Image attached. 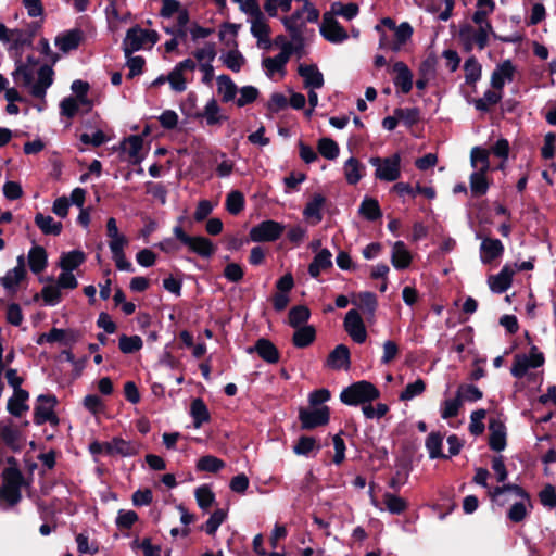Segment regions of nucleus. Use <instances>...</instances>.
I'll use <instances>...</instances> for the list:
<instances>
[{
    "label": "nucleus",
    "instance_id": "obj_1",
    "mask_svg": "<svg viewBox=\"0 0 556 556\" xmlns=\"http://www.w3.org/2000/svg\"><path fill=\"white\" fill-rule=\"evenodd\" d=\"M15 58V70L12 73L16 84L27 88L35 98H45L47 89L53 83V70L49 65L38 67V60L27 56L26 62L22 61V53Z\"/></svg>",
    "mask_w": 556,
    "mask_h": 556
},
{
    "label": "nucleus",
    "instance_id": "obj_2",
    "mask_svg": "<svg viewBox=\"0 0 556 556\" xmlns=\"http://www.w3.org/2000/svg\"><path fill=\"white\" fill-rule=\"evenodd\" d=\"M1 476L0 504L5 503L9 507H13L22 500V486L25 483L24 477L15 466L5 468Z\"/></svg>",
    "mask_w": 556,
    "mask_h": 556
},
{
    "label": "nucleus",
    "instance_id": "obj_3",
    "mask_svg": "<svg viewBox=\"0 0 556 556\" xmlns=\"http://www.w3.org/2000/svg\"><path fill=\"white\" fill-rule=\"evenodd\" d=\"M380 396L379 390L369 381L362 380L343 389L340 400L350 406L370 403Z\"/></svg>",
    "mask_w": 556,
    "mask_h": 556
},
{
    "label": "nucleus",
    "instance_id": "obj_4",
    "mask_svg": "<svg viewBox=\"0 0 556 556\" xmlns=\"http://www.w3.org/2000/svg\"><path fill=\"white\" fill-rule=\"evenodd\" d=\"M159 40V34L155 30H148L136 25L129 28L123 40L122 48L125 56L131 55L141 49H144L146 45L150 47L154 46Z\"/></svg>",
    "mask_w": 556,
    "mask_h": 556
},
{
    "label": "nucleus",
    "instance_id": "obj_5",
    "mask_svg": "<svg viewBox=\"0 0 556 556\" xmlns=\"http://www.w3.org/2000/svg\"><path fill=\"white\" fill-rule=\"evenodd\" d=\"M369 163L376 168L375 178L381 181L392 182L401 176V155L392 154L388 157L372 156Z\"/></svg>",
    "mask_w": 556,
    "mask_h": 556
},
{
    "label": "nucleus",
    "instance_id": "obj_6",
    "mask_svg": "<svg viewBox=\"0 0 556 556\" xmlns=\"http://www.w3.org/2000/svg\"><path fill=\"white\" fill-rule=\"evenodd\" d=\"M283 231L282 224L267 219L251 228L250 238L253 242H271L279 239Z\"/></svg>",
    "mask_w": 556,
    "mask_h": 556
},
{
    "label": "nucleus",
    "instance_id": "obj_7",
    "mask_svg": "<svg viewBox=\"0 0 556 556\" xmlns=\"http://www.w3.org/2000/svg\"><path fill=\"white\" fill-rule=\"evenodd\" d=\"M544 363V356L538 351L536 346H532L530 355L516 354L510 372L515 378H522L529 368H536Z\"/></svg>",
    "mask_w": 556,
    "mask_h": 556
},
{
    "label": "nucleus",
    "instance_id": "obj_8",
    "mask_svg": "<svg viewBox=\"0 0 556 556\" xmlns=\"http://www.w3.org/2000/svg\"><path fill=\"white\" fill-rule=\"evenodd\" d=\"M330 413L327 406L317 407L314 409L301 408L299 412V419L303 429H314L318 426L327 425L329 421Z\"/></svg>",
    "mask_w": 556,
    "mask_h": 556
},
{
    "label": "nucleus",
    "instance_id": "obj_9",
    "mask_svg": "<svg viewBox=\"0 0 556 556\" xmlns=\"http://www.w3.org/2000/svg\"><path fill=\"white\" fill-rule=\"evenodd\" d=\"M490 31L476 29L471 25H464L459 29V38L464 42L466 50H471L476 45L480 50H483L488 45Z\"/></svg>",
    "mask_w": 556,
    "mask_h": 556
},
{
    "label": "nucleus",
    "instance_id": "obj_10",
    "mask_svg": "<svg viewBox=\"0 0 556 556\" xmlns=\"http://www.w3.org/2000/svg\"><path fill=\"white\" fill-rule=\"evenodd\" d=\"M320 34L330 42L340 43L348 39L346 30L338 23L331 13H325L320 25Z\"/></svg>",
    "mask_w": 556,
    "mask_h": 556
},
{
    "label": "nucleus",
    "instance_id": "obj_11",
    "mask_svg": "<svg viewBox=\"0 0 556 556\" xmlns=\"http://www.w3.org/2000/svg\"><path fill=\"white\" fill-rule=\"evenodd\" d=\"M55 396L41 394L38 396L39 405L35 407L34 422L42 425L47 421L56 424L58 418L53 413V405L55 404Z\"/></svg>",
    "mask_w": 556,
    "mask_h": 556
},
{
    "label": "nucleus",
    "instance_id": "obj_12",
    "mask_svg": "<svg viewBox=\"0 0 556 556\" xmlns=\"http://www.w3.org/2000/svg\"><path fill=\"white\" fill-rule=\"evenodd\" d=\"M344 329L356 343H364L367 338L364 321L356 309H350L344 318Z\"/></svg>",
    "mask_w": 556,
    "mask_h": 556
},
{
    "label": "nucleus",
    "instance_id": "obj_13",
    "mask_svg": "<svg viewBox=\"0 0 556 556\" xmlns=\"http://www.w3.org/2000/svg\"><path fill=\"white\" fill-rule=\"evenodd\" d=\"M0 439L13 452H20L24 446L22 432L13 426L12 420H0Z\"/></svg>",
    "mask_w": 556,
    "mask_h": 556
},
{
    "label": "nucleus",
    "instance_id": "obj_14",
    "mask_svg": "<svg viewBox=\"0 0 556 556\" xmlns=\"http://www.w3.org/2000/svg\"><path fill=\"white\" fill-rule=\"evenodd\" d=\"M105 452L110 455H119L130 457L139 452V445L136 442L125 441L121 438H114L103 445Z\"/></svg>",
    "mask_w": 556,
    "mask_h": 556
},
{
    "label": "nucleus",
    "instance_id": "obj_15",
    "mask_svg": "<svg viewBox=\"0 0 556 556\" xmlns=\"http://www.w3.org/2000/svg\"><path fill=\"white\" fill-rule=\"evenodd\" d=\"M515 66L510 60H505L498 64L491 75V86L496 90H502L506 83L514 79Z\"/></svg>",
    "mask_w": 556,
    "mask_h": 556
},
{
    "label": "nucleus",
    "instance_id": "obj_16",
    "mask_svg": "<svg viewBox=\"0 0 556 556\" xmlns=\"http://www.w3.org/2000/svg\"><path fill=\"white\" fill-rule=\"evenodd\" d=\"M514 274L515 269L510 264L504 265L497 275L489 277L488 283L490 289L495 293L505 292L511 286Z\"/></svg>",
    "mask_w": 556,
    "mask_h": 556
},
{
    "label": "nucleus",
    "instance_id": "obj_17",
    "mask_svg": "<svg viewBox=\"0 0 556 556\" xmlns=\"http://www.w3.org/2000/svg\"><path fill=\"white\" fill-rule=\"evenodd\" d=\"M504 245L498 239L483 238L480 244V260L483 264H490L502 256Z\"/></svg>",
    "mask_w": 556,
    "mask_h": 556
},
{
    "label": "nucleus",
    "instance_id": "obj_18",
    "mask_svg": "<svg viewBox=\"0 0 556 556\" xmlns=\"http://www.w3.org/2000/svg\"><path fill=\"white\" fill-rule=\"evenodd\" d=\"M298 73L303 78L306 88L319 89L324 86V75L315 64H300Z\"/></svg>",
    "mask_w": 556,
    "mask_h": 556
},
{
    "label": "nucleus",
    "instance_id": "obj_19",
    "mask_svg": "<svg viewBox=\"0 0 556 556\" xmlns=\"http://www.w3.org/2000/svg\"><path fill=\"white\" fill-rule=\"evenodd\" d=\"M489 445L493 451L501 452L506 447V427L498 419L489 421Z\"/></svg>",
    "mask_w": 556,
    "mask_h": 556
},
{
    "label": "nucleus",
    "instance_id": "obj_20",
    "mask_svg": "<svg viewBox=\"0 0 556 556\" xmlns=\"http://www.w3.org/2000/svg\"><path fill=\"white\" fill-rule=\"evenodd\" d=\"M392 72L395 74L393 83L395 87H399L403 93H408L413 88V73L408 66L399 61L394 63Z\"/></svg>",
    "mask_w": 556,
    "mask_h": 556
},
{
    "label": "nucleus",
    "instance_id": "obj_21",
    "mask_svg": "<svg viewBox=\"0 0 556 556\" xmlns=\"http://www.w3.org/2000/svg\"><path fill=\"white\" fill-rule=\"evenodd\" d=\"M249 353L256 352L258 356L269 363L276 364L279 361V351L271 341L261 338L255 342V345L249 348Z\"/></svg>",
    "mask_w": 556,
    "mask_h": 556
},
{
    "label": "nucleus",
    "instance_id": "obj_22",
    "mask_svg": "<svg viewBox=\"0 0 556 556\" xmlns=\"http://www.w3.org/2000/svg\"><path fill=\"white\" fill-rule=\"evenodd\" d=\"M251 34L257 39L258 48L265 50L270 49L273 45L269 38L270 28L264 16L251 21Z\"/></svg>",
    "mask_w": 556,
    "mask_h": 556
},
{
    "label": "nucleus",
    "instance_id": "obj_23",
    "mask_svg": "<svg viewBox=\"0 0 556 556\" xmlns=\"http://www.w3.org/2000/svg\"><path fill=\"white\" fill-rule=\"evenodd\" d=\"M83 39V31L78 28L71 29L55 38V46L62 52H70L78 48Z\"/></svg>",
    "mask_w": 556,
    "mask_h": 556
},
{
    "label": "nucleus",
    "instance_id": "obj_24",
    "mask_svg": "<svg viewBox=\"0 0 556 556\" xmlns=\"http://www.w3.org/2000/svg\"><path fill=\"white\" fill-rule=\"evenodd\" d=\"M28 397L29 393L26 390L18 389L17 392H14L13 396L8 400V412L15 417L22 416L23 413L29 409L26 403Z\"/></svg>",
    "mask_w": 556,
    "mask_h": 556
},
{
    "label": "nucleus",
    "instance_id": "obj_25",
    "mask_svg": "<svg viewBox=\"0 0 556 556\" xmlns=\"http://www.w3.org/2000/svg\"><path fill=\"white\" fill-rule=\"evenodd\" d=\"M332 266V254L328 249L320 250L308 266V273L313 278H317L323 270Z\"/></svg>",
    "mask_w": 556,
    "mask_h": 556
},
{
    "label": "nucleus",
    "instance_id": "obj_26",
    "mask_svg": "<svg viewBox=\"0 0 556 556\" xmlns=\"http://www.w3.org/2000/svg\"><path fill=\"white\" fill-rule=\"evenodd\" d=\"M106 236L110 238L109 248L115 250L118 248H126L129 243L127 237L118 231L117 223L114 217L106 220Z\"/></svg>",
    "mask_w": 556,
    "mask_h": 556
},
{
    "label": "nucleus",
    "instance_id": "obj_27",
    "mask_svg": "<svg viewBox=\"0 0 556 556\" xmlns=\"http://www.w3.org/2000/svg\"><path fill=\"white\" fill-rule=\"evenodd\" d=\"M289 59V48L285 49V51H280V53L274 58H265L262 64L266 71L267 76L271 77L277 72H283Z\"/></svg>",
    "mask_w": 556,
    "mask_h": 556
},
{
    "label": "nucleus",
    "instance_id": "obj_28",
    "mask_svg": "<svg viewBox=\"0 0 556 556\" xmlns=\"http://www.w3.org/2000/svg\"><path fill=\"white\" fill-rule=\"evenodd\" d=\"M365 165L362 164L356 157H350L344 162L343 172L346 181L350 185H356L365 173Z\"/></svg>",
    "mask_w": 556,
    "mask_h": 556
},
{
    "label": "nucleus",
    "instance_id": "obj_29",
    "mask_svg": "<svg viewBox=\"0 0 556 556\" xmlns=\"http://www.w3.org/2000/svg\"><path fill=\"white\" fill-rule=\"evenodd\" d=\"M33 37V31H26L18 28L12 29L9 43H11L10 51L14 52V56L22 53L23 47L31 46Z\"/></svg>",
    "mask_w": 556,
    "mask_h": 556
},
{
    "label": "nucleus",
    "instance_id": "obj_30",
    "mask_svg": "<svg viewBox=\"0 0 556 556\" xmlns=\"http://www.w3.org/2000/svg\"><path fill=\"white\" fill-rule=\"evenodd\" d=\"M36 226L48 236H59L62 231L63 225L61 222H55L50 215L37 213L35 216Z\"/></svg>",
    "mask_w": 556,
    "mask_h": 556
},
{
    "label": "nucleus",
    "instance_id": "obj_31",
    "mask_svg": "<svg viewBox=\"0 0 556 556\" xmlns=\"http://www.w3.org/2000/svg\"><path fill=\"white\" fill-rule=\"evenodd\" d=\"M412 256L404 242L396 241L392 248L391 263L396 269H404L409 266Z\"/></svg>",
    "mask_w": 556,
    "mask_h": 556
},
{
    "label": "nucleus",
    "instance_id": "obj_32",
    "mask_svg": "<svg viewBox=\"0 0 556 556\" xmlns=\"http://www.w3.org/2000/svg\"><path fill=\"white\" fill-rule=\"evenodd\" d=\"M328 365L333 369L348 368L350 366V350L344 344H339L328 356Z\"/></svg>",
    "mask_w": 556,
    "mask_h": 556
},
{
    "label": "nucleus",
    "instance_id": "obj_33",
    "mask_svg": "<svg viewBox=\"0 0 556 556\" xmlns=\"http://www.w3.org/2000/svg\"><path fill=\"white\" fill-rule=\"evenodd\" d=\"M326 203V198L320 193L313 194L312 199L307 202L304 207L303 215L306 218L314 219V224L319 223L323 219L321 208Z\"/></svg>",
    "mask_w": 556,
    "mask_h": 556
},
{
    "label": "nucleus",
    "instance_id": "obj_34",
    "mask_svg": "<svg viewBox=\"0 0 556 556\" xmlns=\"http://www.w3.org/2000/svg\"><path fill=\"white\" fill-rule=\"evenodd\" d=\"M29 268L34 274L41 273L47 266V252L40 245L33 247L28 252Z\"/></svg>",
    "mask_w": 556,
    "mask_h": 556
},
{
    "label": "nucleus",
    "instance_id": "obj_35",
    "mask_svg": "<svg viewBox=\"0 0 556 556\" xmlns=\"http://www.w3.org/2000/svg\"><path fill=\"white\" fill-rule=\"evenodd\" d=\"M142 146L143 140L138 135L129 136L124 140L123 149L128 153L129 161L132 164H139L142 161V156L140 155Z\"/></svg>",
    "mask_w": 556,
    "mask_h": 556
},
{
    "label": "nucleus",
    "instance_id": "obj_36",
    "mask_svg": "<svg viewBox=\"0 0 556 556\" xmlns=\"http://www.w3.org/2000/svg\"><path fill=\"white\" fill-rule=\"evenodd\" d=\"M217 89L224 102L235 100L236 94L238 93V88L236 84L231 80V78L228 75L224 74L217 77Z\"/></svg>",
    "mask_w": 556,
    "mask_h": 556
},
{
    "label": "nucleus",
    "instance_id": "obj_37",
    "mask_svg": "<svg viewBox=\"0 0 556 556\" xmlns=\"http://www.w3.org/2000/svg\"><path fill=\"white\" fill-rule=\"evenodd\" d=\"M489 14H490L489 12H485V11H482V10H477L473 13L472 21L478 25L479 29L483 28L485 31L492 33L494 38H496V39H498V40H501L503 42H516V41H518L519 37H500L495 33H493V27L490 24V22L488 21V15Z\"/></svg>",
    "mask_w": 556,
    "mask_h": 556
},
{
    "label": "nucleus",
    "instance_id": "obj_38",
    "mask_svg": "<svg viewBox=\"0 0 556 556\" xmlns=\"http://www.w3.org/2000/svg\"><path fill=\"white\" fill-rule=\"evenodd\" d=\"M292 342L296 348L303 349L308 346L316 337L315 328L311 325L295 328Z\"/></svg>",
    "mask_w": 556,
    "mask_h": 556
},
{
    "label": "nucleus",
    "instance_id": "obj_39",
    "mask_svg": "<svg viewBox=\"0 0 556 556\" xmlns=\"http://www.w3.org/2000/svg\"><path fill=\"white\" fill-rule=\"evenodd\" d=\"M220 109L215 99H211L204 106L203 112L198 114V117H203L206 121V124L217 125L220 124L223 119L226 117L219 114Z\"/></svg>",
    "mask_w": 556,
    "mask_h": 556
},
{
    "label": "nucleus",
    "instance_id": "obj_40",
    "mask_svg": "<svg viewBox=\"0 0 556 556\" xmlns=\"http://www.w3.org/2000/svg\"><path fill=\"white\" fill-rule=\"evenodd\" d=\"M190 414L193 418L194 427L200 428L203 422L210 420L208 409L202 399H194L191 403Z\"/></svg>",
    "mask_w": 556,
    "mask_h": 556
},
{
    "label": "nucleus",
    "instance_id": "obj_41",
    "mask_svg": "<svg viewBox=\"0 0 556 556\" xmlns=\"http://www.w3.org/2000/svg\"><path fill=\"white\" fill-rule=\"evenodd\" d=\"M187 245L202 257H210L215 251L212 241L204 237H192Z\"/></svg>",
    "mask_w": 556,
    "mask_h": 556
},
{
    "label": "nucleus",
    "instance_id": "obj_42",
    "mask_svg": "<svg viewBox=\"0 0 556 556\" xmlns=\"http://www.w3.org/2000/svg\"><path fill=\"white\" fill-rule=\"evenodd\" d=\"M486 172L488 170L477 169L470 175V190L476 197L483 195L489 190V182L485 178Z\"/></svg>",
    "mask_w": 556,
    "mask_h": 556
},
{
    "label": "nucleus",
    "instance_id": "obj_43",
    "mask_svg": "<svg viewBox=\"0 0 556 556\" xmlns=\"http://www.w3.org/2000/svg\"><path fill=\"white\" fill-rule=\"evenodd\" d=\"M85 262V254L79 250L63 253L60 258V267L63 270L72 271Z\"/></svg>",
    "mask_w": 556,
    "mask_h": 556
},
{
    "label": "nucleus",
    "instance_id": "obj_44",
    "mask_svg": "<svg viewBox=\"0 0 556 556\" xmlns=\"http://www.w3.org/2000/svg\"><path fill=\"white\" fill-rule=\"evenodd\" d=\"M358 212L368 220H376L382 215L379 203L374 198H365L359 205Z\"/></svg>",
    "mask_w": 556,
    "mask_h": 556
},
{
    "label": "nucleus",
    "instance_id": "obj_45",
    "mask_svg": "<svg viewBox=\"0 0 556 556\" xmlns=\"http://www.w3.org/2000/svg\"><path fill=\"white\" fill-rule=\"evenodd\" d=\"M506 492H511L516 496L521 497L529 502V496L526 493V491L517 484H504L502 486H496L491 493L492 500L500 504H503L504 501L502 500V496Z\"/></svg>",
    "mask_w": 556,
    "mask_h": 556
},
{
    "label": "nucleus",
    "instance_id": "obj_46",
    "mask_svg": "<svg viewBox=\"0 0 556 556\" xmlns=\"http://www.w3.org/2000/svg\"><path fill=\"white\" fill-rule=\"evenodd\" d=\"M443 438L439 432H431L426 439V448L428 450L429 457L431 459L434 458H447V455H444L441 452Z\"/></svg>",
    "mask_w": 556,
    "mask_h": 556
},
{
    "label": "nucleus",
    "instance_id": "obj_47",
    "mask_svg": "<svg viewBox=\"0 0 556 556\" xmlns=\"http://www.w3.org/2000/svg\"><path fill=\"white\" fill-rule=\"evenodd\" d=\"M383 503L387 510L393 515H400L404 513L408 506L404 498L389 492L384 493Z\"/></svg>",
    "mask_w": 556,
    "mask_h": 556
},
{
    "label": "nucleus",
    "instance_id": "obj_48",
    "mask_svg": "<svg viewBox=\"0 0 556 556\" xmlns=\"http://www.w3.org/2000/svg\"><path fill=\"white\" fill-rule=\"evenodd\" d=\"M26 270L21 267H14L7 271V274L1 277L0 282L7 290H15L17 285L25 277Z\"/></svg>",
    "mask_w": 556,
    "mask_h": 556
},
{
    "label": "nucleus",
    "instance_id": "obj_49",
    "mask_svg": "<svg viewBox=\"0 0 556 556\" xmlns=\"http://www.w3.org/2000/svg\"><path fill=\"white\" fill-rule=\"evenodd\" d=\"M502 99V90H486L482 98L475 100V108L478 111L486 112L491 105L497 104Z\"/></svg>",
    "mask_w": 556,
    "mask_h": 556
},
{
    "label": "nucleus",
    "instance_id": "obj_50",
    "mask_svg": "<svg viewBox=\"0 0 556 556\" xmlns=\"http://www.w3.org/2000/svg\"><path fill=\"white\" fill-rule=\"evenodd\" d=\"M311 316L309 309L304 305H298L290 309L288 321L293 328L302 327L301 325L306 323Z\"/></svg>",
    "mask_w": 556,
    "mask_h": 556
},
{
    "label": "nucleus",
    "instance_id": "obj_51",
    "mask_svg": "<svg viewBox=\"0 0 556 556\" xmlns=\"http://www.w3.org/2000/svg\"><path fill=\"white\" fill-rule=\"evenodd\" d=\"M464 71L465 80L468 85H473L481 78V65L473 56L465 61Z\"/></svg>",
    "mask_w": 556,
    "mask_h": 556
},
{
    "label": "nucleus",
    "instance_id": "obj_52",
    "mask_svg": "<svg viewBox=\"0 0 556 556\" xmlns=\"http://www.w3.org/2000/svg\"><path fill=\"white\" fill-rule=\"evenodd\" d=\"M224 467L225 463L213 455L202 456L197 463V469L199 471L217 472Z\"/></svg>",
    "mask_w": 556,
    "mask_h": 556
},
{
    "label": "nucleus",
    "instance_id": "obj_53",
    "mask_svg": "<svg viewBox=\"0 0 556 556\" xmlns=\"http://www.w3.org/2000/svg\"><path fill=\"white\" fill-rule=\"evenodd\" d=\"M315 450H319L316 440L313 437L306 435L300 437L296 444L293 446V452L296 455L303 456H308Z\"/></svg>",
    "mask_w": 556,
    "mask_h": 556
},
{
    "label": "nucleus",
    "instance_id": "obj_54",
    "mask_svg": "<svg viewBox=\"0 0 556 556\" xmlns=\"http://www.w3.org/2000/svg\"><path fill=\"white\" fill-rule=\"evenodd\" d=\"M471 165L472 167L480 170H489L490 162H489V152L479 147H475L471 150L470 154Z\"/></svg>",
    "mask_w": 556,
    "mask_h": 556
},
{
    "label": "nucleus",
    "instance_id": "obj_55",
    "mask_svg": "<svg viewBox=\"0 0 556 556\" xmlns=\"http://www.w3.org/2000/svg\"><path fill=\"white\" fill-rule=\"evenodd\" d=\"M457 395L463 402H477L482 399L483 393L480 389L473 384H462L457 389Z\"/></svg>",
    "mask_w": 556,
    "mask_h": 556
},
{
    "label": "nucleus",
    "instance_id": "obj_56",
    "mask_svg": "<svg viewBox=\"0 0 556 556\" xmlns=\"http://www.w3.org/2000/svg\"><path fill=\"white\" fill-rule=\"evenodd\" d=\"M338 143L330 138H321L318 141V152L327 160H334L339 155Z\"/></svg>",
    "mask_w": 556,
    "mask_h": 556
},
{
    "label": "nucleus",
    "instance_id": "obj_57",
    "mask_svg": "<svg viewBox=\"0 0 556 556\" xmlns=\"http://www.w3.org/2000/svg\"><path fill=\"white\" fill-rule=\"evenodd\" d=\"M119 349L125 354H131L139 351L142 345V339L139 336L128 337L126 334L121 336L119 338Z\"/></svg>",
    "mask_w": 556,
    "mask_h": 556
},
{
    "label": "nucleus",
    "instance_id": "obj_58",
    "mask_svg": "<svg viewBox=\"0 0 556 556\" xmlns=\"http://www.w3.org/2000/svg\"><path fill=\"white\" fill-rule=\"evenodd\" d=\"M426 389V383L422 379H417L416 381L408 383L405 389L401 392L399 399L400 401L407 402L413 400L414 397L420 395Z\"/></svg>",
    "mask_w": 556,
    "mask_h": 556
},
{
    "label": "nucleus",
    "instance_id": "obj_59",
    "mask_svg": "<svg viewBox=\"0 0 556 556\" xmlns=\"http://www.w3.org/2000/svg\"><path fill=\"white\" fill-rule=\"evenodd\" d=\"M244 207V197L240 191L233 190L228 193L226 199V208L232 214H239Z\"/></svg>",
    "mask_w": 556,
    "mask_h": 556
},
{
    "label": "nucleus",
    "instance_id": "obj_60",
    "mask_svg": "<svg viewBox=\"0 0 556 556\" xmlns=\"http://www.w3.org/2000/svg\"><path fill=\"white\" fill-rule=\"evenodd\" d=\"M223 63L232 72H239L244 64V58L238 50L228 51L222 55Z\"/></svg>",
    "mask_w": 556,
    "mask_h": 556
},
{
    "label": "nucleus",
    "instance_id": "obj_61",
    "mask_svg": "<svg viewBox=\"0 0 556 556\" xmlns=\"http://www.w3.org/2000/svg\"><path fill=\"white\" fill-rule=\"evenodd\" d=\"M194 495H195L198 505L202 509H207L208 507H211L215 500L214 493L207 485H201V486L197 488Z\"/></svg>",
    "mask_w": 556,
    "mask_h": 556
},
{
    "label": "nucleus",
    "instance_id": "obj_62",
    "mask_svg": "<svg viewBox=\"0 0 556 556\" xmlns=\"http://www.w3.org/2000/svg\"><path fill=\"white\" fill-rule=\"evenodd\" d=\"M460 397L456 394L454 399H447L442 403L441 417L443 419H450L457 416L458 410L462 406Z\"/></svg>",
    "mask_w": 556,
    "mask_h": 556
},
{
    "label": "nucleus",
    "instance_id": "obj_63",
    "mask_svg": "<svg viewBox=\"0 0 556 556\" xmlns=\"http://www.w3.org/2000/svg\"><path fill=\"white\" fill-rule=\"evenodd\" d=\"M60 289L58 283H50L42 288L41 295L47 305L54 306L61 301Z\"/></svg>",
    "mask_w": 556,
    "mask_h": 556
},
{
    "label": "nucleus",
    "instance_id": "obj_64",
    "mask_svg": "<svg viewBox=\"0 0 556 556\" xmlns=\"http://www.w3.org/2000/svg\"><path fill=\"white\" fill-rule=\"evenodd\" d=\"M225 519L226 513L223 509H216L205 522V532L210 535H214Z\"/></svg>",
    "mask_w": 556,
    "mask_h": 556
}]
</instances>
